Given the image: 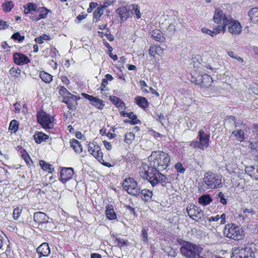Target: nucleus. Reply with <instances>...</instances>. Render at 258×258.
<instances>
[{
  "mask_svg": "<svg viewBox=\"0 0 258 258\" xmlns=\"http://www.w3.org/2000/svg\"><path fill=\"white\" fill-rule=\"evenodd\" d=\"M188 215L193 220L198 221L202 216V211L199 208L192 205H188L186 208Z\"/></svg>",
  "mask_w": 258,
  "mask_h": 258,
  "instance_id": "f8f14e48",
  "label": "nucleus"
},
{
  "mask_svg": "<svg viewBox=\"0 0 258 258\" xmlns=\"http://www.w3.org/2000/svg\"><path fill=\"white\" fill-rule=\"evenodd\" d=\"M227 26L228 32L231 34L238 35L241 33L242 27L238 21L231 18L227 23Z\"/></svg>",
  "mask_w": 258,
  "mask_h": 258,
  "instance_id": "9d476101",
  "label": "nucleus"
},
{
  "mask_svg": "<svg viewBox=\"0 0 258 258\" xmlns=\"http://www.w3.org/2000/svg\"><path fill=\"white\" fill-rule=\"evenodd\" d=\"M251 90L254 94L258 95V84H254L252 86Z\"/></svg>",
  "mask_w": 258,
  "mask_h": 258,
  "instance_id": "052dcab7",
  "label": "nucleus"
},
{
  "mask_svg": "<svg viewBox=\"0 0 258 258\" xmlns=\"http://www.w3.org/2000/svg\"><path fill=\"white\" fill-rule=\"evenodd\" d=\"M212 201V200L209 195H203L199 199V203L204 206L209 204Z\"/></svg>",
  "mask_w": 258,
  "mask_h": 258,
  "instance_id": "72a5a7b5",
  "label": "nucleus"
},
{
  "mask_svg": "<svg viewBox=\"0 0 258 258\" xmlns=\"http://www.w3.org/2000/svg\"><path fill=\"white\" fill-rule=\"evenodd\" d=\"M150 166L143 164L140 168V176L148 180L153 186L159 183H166L167 177L159 171L166 169L169 165L168 154L160 151H153L148 157Z\"/></svg>",
  "mask_w": 258,
  "mask_h": 258,
  "instance_id": "f257e3e1",
  "label": "nucleus"
},
{
  "mask_svg": "<svg viewBox=\"0 0 258 258\" xmlns=\"http://www.w3.org/2000/svg\"><path fill=\"white\" fill-rule=\"evenodd\" d=\"M142 236L143 240L144 241H146L147 240L148 238V232L147 230L145 228H143L142 230Z\"/></svg>",
  "mask_w": 258,
  "mask_h": 258,
  "instance_id": "6e6d98bb",
  "label": "nucleus"
},
{
  "mask_svg": "<svg viewBox=\"0 0 258 258\" xmlns=\"http://www.w3.org/2000/svg\"><path fill=\"white\" fill-rule=\"evenodd\" d=\"M9 27L7 22L4 21L0 19V30L5 29Z\"/></svg>",
  "mask_w": 258,
  "mask_h": 258,
  "instance_id": "864d4df0",
  "label": "nucleus"
},
{
  "mask_svg": "<svg viewBox=\"0 0 258 258\" xmlns=\"http://www.w3.org/2000/svg\"><path fill=\"white\" fill-rule=\"evenodd\" d=\"M216 198L217 199L219 200V202L223 205L227 204V200L225 198V197L224 194L220 191L219 192L216 196Z\"/></svg>",
  "mask_w": 258,
  "mask_h": 258,
  "instance_id": "c03bdc74",
  "label": "nucleus"
},
{
  "mask_svg": "<svg viewBox=\"0 0 258 258\" xmlns=\"http://www.w3.org/2000/svg\"><path fill=\"white\" fill-rule=\"evenodd\" d=\"M198 137L199 138V148L204 150L209 146L210 134L206 133L204 129H201L199 131Z\"/></svg>",
  "mask_w": 258,
  "mask_h": 258,
  "instance_id": "9b49d317",
  "label": "nucleus"
},
{
  "mask_svg": "<svg viewBox=\"0 0 258 258\" xmlns=\"http://www.w3.org/2000/svg\"><path fill=\"white\" fill-rule=\"evenodd\" d=\"M163 52V49L159 46H156L155 47V52L158 55H160Z\"/></svg>",
  "mask_w": 258,
  "mask_h": 258,
  "instance_id": "13d9d810",
  "label": "nucleus"
},
{
  "mask_svg": "<svg viewBox=\"0 0 258 258\" xmlns=\"http://www.w3.org/2000/svg\"><path fill=\"white\" fill-rule=\"evenodd\" d=\"M12 38L14 40H18L19 42H22L24 40L25 37L24 36H21L19 32H17L12 36Z\"/></svg>",
  "mask_w": 258,
  "mask_h": 258,
  "instance_id": "09e8293b",
  "label": "nucleus"
},
{
  "mask_svg": "<svg viewBox=\"0 0 258 258\" xmlns=\"http://www.w3.org/2000/svg\"><path fill=\"white\" fill-rule=\"evenodd\" d=\"M127 117L130 119V124H137L140 122V120L137 119L136 115L133 112L128 113Z\"/></svg>",
  "mask_w": 258,
  "mask_h": 258,
  "instance_id": "4c0bfd02",
  "label": "nucleus"
},
{
  "mask_svg": "<svg viewBox=\"0 0 258 258\" xmlns=\"http://www.w3.org/2000/svg\"><path fill=\"white\" fill-rule=\"evenodd\" d=\"M117 12L122 21L126 20L128 18L131 16L128 9V6L118 8Z\"/></svg>",
  "mask_w": 258,
  "mask_h": 258,
  "instance_id": "6ab92c4d",
  "label": "nucleus"
},
{
  "mask_svg": "<svg viewBox=\"0 0 258 258\" xmlns=\"http://www.w3.org/2000/svg\"><path fill=\"white\" fill-rule=\"evenodd\" d=\"M231 258H255L254 254L249 247H238L232 248Z\"/></svg>",
  "mask_w": 258,
  "mask_h": 258,
  "instance_id": "0eeeda50",
  "label": "nucleus"
},
{
  "mask_svg": "<svg viewBox=\"0 0 258 258\" xmlns=\"http://www.w3.org/2000/svg\"><path fill=\"white\" fill-rule=\"evenodd\" d=\"M152 37L158 42H162L164 40V37L159 30H153L152 33Z\"/></svg>",
  "mask_w": 258,
  "mask_h": 258,
  "instance_id": "7c9ffc66",
  "label": "nucleus"
},
{
  "mask_svg": "<svg viewBox=\"0 0 258 258\" xmlns=\"http://www.w3.org/2000/svg\"><path fill=\"white\" fill-rule=\"evenodd\" d=\"M223 234L225 237L235 240L242 239L244 235L242 228L233 223H229L225 226Z\"/></svg>",
  "mask_w": 258,
  "mask_h": 258,
  "instance_id": "20e7f679",
  "label": "nucleus"
},
{
  "mask_svg": "<svg viewBox=\"0 0 258 258\" xmlns=\"http://www.w3.org/2000/svg\"><path fill=\"white\" fill-rule=\"evenodd\" d=\"M14 106L15 107V111L16 112H20L21 108V104L19 103L16 102V103H15L14 104Z\"/></svg>",
  "mask_w": 258,
  "mask_h": 258,
  "instance_id": "680f3d73",
  "label": "nucleus"
},
{
  "mask_svg": "<svg viewBox=\"0 0 258 258\" xmlns=\"http://www.w3.org/2000/svg\"><path fill=\"white\" fill-rule=\"evenodd\" d=\"M143 200L145 201H149L153 196L152 192L148 189H144L140 192Z\"/></svg>",
  "mask_w": 258,
  "mask_h": 258,
  "instance_id": "473e14b6",
  "label": "nucleus"
},
{
  "mask_svg": "<svg viewBox=\"0 0 258 258\" xmlns=\"http://www.w3.org/2000/svg\"><path fill=\"white\" fill-rule=\"evenodd\" d=\"M174 167L178 172L183 173L185 171V169L183 167L182 164L180 162L176 163Z\"/></svg>",
  "mask_w": 258,
  "mask_h": 258,
  "instance_id": "3c124183",
  "label": "nucleus"
},
{
  "mask_svg": "<svg viewBox=\"0 0 258 258\" xmlns=\"http://www.w3.org/2000/svg\"><path fill=\"white\" fill-rule=\"evenodd\" d=\"M88 151L99 162L103 161V153L100 146L96 142L90 143L88 145Z\"/></svg>",
  "mask_w": 258,
  "mask_h": 258,
  "instance_id": "1a4fd4ad",
  "label": "nucleus"
},
{
  "mask_svg": "<svg viewBox=\"0 0 258 258\" xmlns=\"http://www.w3.org/2000/svg\"><path fill=\"white\" fill-rule=\"evenodd\" d=\"M111 206H108L106 210V217L110 220H113L116 219V215L114 212Z\"/></svg>",
  "mask_w": 258,
  "mask_h": 258,
  "instance_id": "c756f323",
  "label": "nucleus"
},
{
  "mask_svg": "<svg viewBox=\"0 0 258 258\" xmlns=\"http://www.w3.org/2000/svg\"><path fill=\"white\" fill-rule=\"evenodd\" d=\"M37 251L39 254V257L41 256H47L50 253V250L48 243H43L37 249Z\"/></svg>",
  "mask_w": 258,
  "mask_h": 258,
  "instance_id": "f3484780",
  "label": "nucleus"
},
{
  "mask_svg": "<svg viewBox=\"0 0 258 258\" xmlns=\"http://www.w3.org/2000/svg\"><path fill=\"white\" fill-rule=\"evenodd\" d=\"M59 94L61 96L62 99L70 95L71 93L64 87H60L59 90Z\"/></svg>",
  "mask_w": 258,
  "mask_h": 258,
  "instance_id": "a19ab883",
  "label": "nucleus"
},
{
  "mask_svg": "<svg viewBox=\"0 0 258 258\" xmlns=\"http://www.w3.org/2000/svg\"><path fill=\"white\" fill-rule=\"evenodd\" d=\"M37 120L44 128L50 129L53 127V118L43 111L38 113Z\"/></svg>",
  "mask_w": 258,
  "mask_h": 258,
  "instance_id": "6e6552de",
  "label": "nucleus"
},
{
  "mask_svg": "<svg viewBox=\"0 0 258 258\" xmlns=\"http://www.w3.org/2000/svg\"><path fill=\"white\" fill-rule=\"evenodd\" d=\"M233 185L239 189L247 190L248 188L245 186V180L239 175L237 176L235 181L233 182Z\"/></svg>",
  "mask_w": 258,
  "mask_h": 258,
  "instance_id": "412c9836",
  "label": "nucleus"
},
{
  "mask_svg": "<svg viewBox=\"0 0 258 258\" xmlns=\"http://www.w3.org/2000/svg\"><path fill=\"white\" fill-rule=\"evenodd\" d=\"M114 237H115V239L117 242V245L121 247L126 244L127 241V240H125V239H121L118 236H116L115 237V236H114Z\"/></svg>",
  "mask_w": 258,
  "mask_h": 258,
  "instance_id": "8fccbe9b",
  "label": "nucleus"
},
{
  "mask_svg": "<svg viewBox=\"0 0 258 258\" xmlns=\"http://www.w3.org/2000/svg\"><path fill=\"white\" fill-rule=\"evenodd\" d=\"M235 117L234 116H230L227 118L225 120V123H232V124H235Z\"/></svg>",
  "mask_w": 258,
  "mask_h": 258,
  "instance_id": "5fc2aeb1",
  "label": "nucleus"
},
{
  "mask_svg": "<svg viewBox=\"0 0 258 258\" xmlns=\"http://www.w3.org/2000/svg\"><path fill=\"white\" fill-rule=\"evenodd\" d=\"M22 209L19 208H16L14 209L13 211V218L15 220H18L20 217L21 213H22Z\"/></svg>",
  "mask_w": 258,
  "mask_h": 258,
  "instance_id": "de8ad7c7",
  "label": "nucleus"
},
{
  "mask_svg": "<svg viewBox=\"0 0 258 258\" xmlns=\"http://www.w3.org/2000/svg\"><path fill=\"white\" fill-rule=\"evenodd\" d=\"M103 143L104 147H105V148L107 150H110L111 149L112 145L109 142L106 141H104L103 142Z\"/></svg>",
  "mask_w": 258,
  "mask_h": 258,
  "instance_id": "bf43d9fd",
  "label": "nucleus"
},
{
  "mask_svg": "<svg viewBox=\"0 0 258 258\" xmlns=\"http://www.w3.org/2000/svg\"><path fill=\"white\" fill-rule=\"evenodd\" d=\"M135 138V135L132 133H128L126 134L124 138V141L128 144L132 143V141Z\"/></svg>",
  "mask_w": 258,
  "mask_h": 258,
  "instance_id": "a18cd8bd",
  "label": "nucleus"
},
{
  "mask_svg": "<svg viewBox=\"0 0 258 258\" xmlns=\"http://www.w3.org/2000/svg\"><path fill=\"white\" fill-rule=\"evenodd\" d=\"M39 164L42 169L48 171L49 173H51L53 171V168H52V165L50 164L46 163L43 160L40 161Z\"/></svg>",
  "mask_w": 258,
  "mask_h": 258,
  "instance_id": "c9c22d12",
  "label": "nucleus"
},
{
  "mask_svg": "<svg viewBox=\"0 0 258 258\" xmlns=\"http://www.w3.org/2000/svg\"><path fill=\"white\" fill-rule=\"evenodd\" d=\"M39 77L42 81L46 83H50L53 79L52 75L44 71H41L39 73Z\"/></svg>",
  "mask_w": 258,
  "mask_h": 258,
  "instance_id": "bb28decb",
  "label": "nucleus"
},
{
  "mask_svg": "<svg viewBox=\"0 0 258 258\" xmlns=\"http://www.w3.org/2000/svg\"><path fill=\"white\" fill-rule=\"evenodd\" d=\"M219 220H220L219 215H217L215 216L210 217L208 219V220L210 223H211L212 222H217Z\"/></svg>",
  "mask_w": 258,
  "mask_h": 258,
  "instance_id": "4d7b16f0",
  "label": "nucleus"
},
{
  "mask_svg": "<svg viewBox=\"0 0 258 258\" xmlns=\"http://www.w3.org/2000/svg\"><path fill=\"white\" fill-rule=\"evenodd\" d=\"M91 258H101V255L98 253H92Z\"/></svg>",
  "mask_w": 258,
  "mask_h": 258,
  "instance_id": "774afa93",
  "label": "nucleus"
},
{
  "mask_svg": "<svg viewBox=\"0 0 258 258\" xmlns=\"http://www.w3.org/2000/svg\"><path fill=\"white\" fill-rule=\"evenodd\" d=\"M201 80L200 82L197 81L196 84H200L201 86L204 88H209L213 83V80L211 76L206 74L202 76Z\"/></svg>",
  "mask_w": 258,
  "mask_h": 258,
  "instance_id": "a211bd4d",
  "label": "nucleus"
},
{
  "mask_svg": "<svg viewBox=\"0 0 258 258\" xmlns=\"http://www.w3.org/2000/svg\"><path fill=\"white\" fill-rule=\"evenodd\" d=\"M13 58L15 63L18 65H23L30 62L29 58L21 53H15Z\"/></svg>",
  "mask_w": 258,
  "mask_h": 258,
  "instance_id": "dca6fc26",
  "label": "nucleus"
},
{
  "mask_svg": "<svg viewBox=\"0 0 258 258\" xmlns=\"http://www.w3.org/2000/svg\"><path fill=\"white\" fill-rule=\"evenodd\" d=\"M122 187L129 194L133 196H137L140 194V187L133 178L128 177L124 179Z\"/></svg>",
  "mask_w": 258,
  "mask_h": 258,
  "instance_id": "423d86ee",
  "label": "nucleus"
},
{
  "mask_svg": "<svg viewBox=\"0 0 258 258\" xmlns=\"http://www.w3.org/2000/svg\"><path fill=\"white\" fill-rule=\"evenodd\" d=\"M180 251L187 258H205L202 254L203 248L189 242H182Z\"/></svg>",
  "mask_w": 258,
  "mask_h": 258,
  "instance_id": "7ed1b4c3",
  "label": "nucleus"
},
{
  "mask_svg": "<svg viewBox=\"0 0 258 258\" xmlns=\"http://www.w3.org/2000/svg\"><path fill=\"white\" fill-rule=\"evenodd\" d=\"M83 95L86 99L89 100L90 101L91 104L95 106L96 108L100 110L103 109L104 104L101 99L87 94H83Z\"/></svg>",
  "mask_w": 258,
  "mask_h": 258,
  "instance_id": "4468645a",
  "label": "nucleus"
},
{
  "mask_svg": "<svg viewBox=\"0 0 258 258\" xmlns=\"http://www.w3.org/2000/svg\"><path fill=\"white\" fill-rule=\"evenodd\" d=\"M34 220L38 223H45L48 222V217L43 212H38L34 213Z\"/></svg>",
  "mask_w": 258,
  "mask_h": 258,
  "instance_id": "aec40b11",
  "label": "nucleus"
},
{
  "mask_svg": "<svg viewBox=\"0 0 258 258\" xmlns=\"http://www.w3.org/2000/svg\"><path fill=\"white\" fill-rule=\"evenodd\" d=\"M248 15L252 23H258V8L251 9L248 12Z\"/></svg>",
  "mask_w": 258,
  "mask_h": 258,
  "instance_id": "393cba45",
  "label": "nucleus"
},
{
  "mask_svg": "<svg viewBox=\"0 0 258 258\" xmlns=\"http://www.w3.org/2000/svg\"><path fill=\"white\" fill-rule=\"evenodd\" d=\"M50 37L48 35L43 34L41 35L40 37L36 38L35 39V41L38 44H42L44 40H49Z\"/></svg>",
  "mask_w": 258,
  "mask_h": 258,
  "instance_id": "49530a36",
  "label": "nucleus"
},
{
  "mask_svg": "<svg viewBox=\"0 0 258 258\" xmlns=\"http://www.w3.org/2000/svg\"><path fill=\"white\" fill-rule=\"evenodd\" d=\"M78 98L72 94L62 99V102L67 104L70 109H73L77 105Z\"/></svg>",
  "mask_w": 258,
  "mask_h": 258,
  "instance_id": "2eb2a0df",
  "label": "nucleus"
},
{
  "mask_svg": "<svg viewBox=\"0 0 258 258\" xmlns=\"http://www.w3.org/2000/svg\"><path fill=\"white\" fill-rule=\"evenodd\" d=\"M237 168V166L234 163H232V164L228 163L226 165V170L229 174H233L234 173V170Z\"/></svg>",
  "mask_w": 258,
  "mask_h": 258,
  "instance_id": "79ce46f5",
  "label": "nucleus"
},
{
  "mask_svg": "<svg viewBox=\"0 0 258 258\" xmlns=\"http://www.w3.org/2000/svg\"><path fill=\"white\" fill-rule=\"evenodd\" d=\"M190 146L194 148H199V142H198V141L192 142L190 144Z\"/></svg>",
  "mask_w": 258,
  "mask_h": 258,
  "instance_id": "338daca9",
  "label": "nucleus"
},
{
  "mask_svg": "<svg viewBox=\"0 0 258 258\" xmlns=\"http://www.w3.org/2000/svg\"><path fill=\"white\" fill-rule=\"evenodd\" d=\"M231 18L230 16H227L220 9L215 10L213 20L218 25L217 27H220V30L221 31H225L226 24Z\"/></svg>",
  "mask_w": 258,
  "mask_h": 258,
  "instance_id": "39448f33",
  "label": "nucleus"
},
{
  "mask_svg": "<svg viewBox=\"0 0 258 258\" xmlns=\"http://www.w3.org/2000/svg\"><path fill=\"white\" fill-rule=\"evenodd\" d=\"M251 216H252V211L251 210L247 209H243V213L240 215V217H242L243 220L249 218Z\"/></svg>",
  "mask_w": 258,
  "mask_h": 258,
  "instance_id": "37998d69",
  "label": "nucleus"
},
{
  "mask_svg": "<svg viewBox=\"0 0 258 258\" xmlns=\"http://www.w3.org/2000/svg\"><path fill=\"white\" fill-rule=\"evenodd\" d=\"M62 82H63V84L68 85L70 83L69 80L67 78L66 76H62L61 79Z\"/></svg>",
  "mask_w": 258,
  "mask_h": 258,
  "instance_id": "0e129e2a",
  "label": "nucleus"
},
{
  "mask_svg": "<svg viewBox=\"0 0 258 258\" xmlns=\"http://www.w3.org/2000/svg\"><path fill=\"white\" fill-rule=\"evenodd\" d=\"M136 102L140 107L145 108L148 106L147 100L143 97L138 96L135 98Z\"/></svg>",
  "mask_w": 258,
  "mask_h": 258,
  "instance_id": "c85d7f7f",
  "label": "nucleus"
},
{
  "mask_svg": "<svg viewBox=\"0 0 258 258\" xmlns=\"http://www.w3.org/2000/svg\"><path fill=\"white\" fill-rule=\"evenodd\" d=\"M128 6L129 11L130 12L131 16L133 14L136 15L137 19H139L141 18V13H140V8L136 4H132Z\"/></svg>",
  "mask_w": 258,
  "mask_h": 258,
  "instance_id": "5701e85b",
  "label": "nucleus"
},
{
  "mask_svg": "<svg viewBox=\"0 0 258 258\" xmlns=\"http://www.w3.org/2000/svg\"><path fill=\"white\" fill-rule=\"evenodd\" d=\"M111 3L110 1H107L103 3V5H101L100 7L102 8V9H104L105 8L108 7L109 6L111 5Z\"/></svg>",
  "mask_w": 258,
  "mask_h": 258,
  "instance_id": "69168bd1",
  "label": "nucleus"
},
{
  "mask_svg": "<svg viewBox=\"0 0 258 258\" xmlns=\"http://www.w3.org/2000/svg\"><path fill=\"white\" fill-rule=\"evenodd\" d=\"M222 175L209 171L204 174L202 181L199 183V188L205 191L220 188L222 186Z\"/></svg>",
  "mask_w": 258,
  "mask_h": 258,
  "instance_id": "f03ea898",
  "label": "nucleus"
},
{
  "mask_svg": "<svg viewBox=\"0 0 258 258\" xmlns=\"http://www.w3.org/2000/svg\"><path fill=\"white\" fill-rule=\"evenodd\" d=\"M149 53L152 56H154L155 52V47L153 46H151L149 50Z\"/></svg>",
  "mask_w": 258,
  "mask_h": 258,
  "instance_id": "e2e57ef3",
  "label": "nucleus"
},
{
  "mask_svg": "<svg viewBox=\"0 0 258 258\" xmlns=\"http://www.w3.org/2000/svg\"><path fill=\"white\" fill-rule=\"evenodd\" d=\"M34 138L37 144H40L48 139V136L44 133L38 132L34 135Z\"/></svg>",
  "mask_w": 258,
  "mask_h": 258,
  "instance_id": "b1692460",
  "label": "nucleus"
},
{
  "mask_svg": "<svg viewBox=\"0 0 258 258\" xmlns=\"http://www.w3.org/2000/svg\"><path fill=\"white\" fill-rule=\"evenodd\" d=\"M27 6H28V8H29V10L32 11H38V8L37 5L36 4L34 3H28Z\"/></svg>",
  "mask_w": 258,
  "mask_h": 258,
  "instance_id": "603ef678",
  "label": "nucleus"
},
{
  "mask_svg": "<svg viewBox=\"0 0 258 258\" xmlns=\"http://www.w3.org/2000/svg\"><path fill=\"white\" fill-rule=\"evenodd\" d=\"M3 10L5 12H9L14 7L12 2H7L4 3L2 5Z\"/></svg>",
  "mask_w": 258,
  "mask_h": 258,
  "instance_id": "ea45409f",
  "label": "nucleus"
},
{
  "mask_svg": "<svg viewBox=\"0 0 258 258\" xmlns=\"http://www.w3.org/2000/svg\"><path fill=\"white\" fill-rule=\"evenodd\" d=\"M71 147L73 148L77 153H81L82 152V146L80 143L76 139H73L71 141Z\"/></svg>",
  "mask_w": 258,
  "mask_h": 258,
  "instance_id": "cd10ccee",
  "label": "nucleus"
},
{
  "mask_svg": "<svg viewBox=\"0 0 258 258\" xmlns=\"http://www.w3.org/2000/svg\"><path fill=\"white\" fill-rule=\"evenodd\" d=\"M37 12L40 13L38 16L39 19H45L47 17V16L50 11L45 7H38Z\"/></svg>",
  "mask_w": 258,
  "mask_h": 258,
  "instance_id": "e433bc0d",
  "label": "nucleus"
},
{
  "mask_svg": "<svg viewBox=\"0 0 258 258\" xmlns=\"http://www.w3.org/2000/svg\"><path fill=\"white\" fill-rule=\"evenodd\" d=\"M109 99L110 101L112 102V103L120 110H123L125 108L124 103L119 98L114 96H110Z\"/></svg>",
  "mask_w": 258,
  "mask_h": 258,
  "instance_id": "4be33fe9",
  "label": "nucleus"
},
{
  "mask_svg": "<svg viewBox=\"0 0 258 258\" xmlns=\"http://www.w3.org/2000/svg\"><path fill=\"white\" fill-rule=\"evenodd\" d=\"M220 29V27H216L213 30H211L206 28H203L201 29V31L204 33L209 34L211 36L214 37L220 33L221 31Z\"/></svg>",
  "mask_w": 258,
  "mask_h": 258,
  "instance_id": "a878e982",
  "label": "nucleus"
},
{
  "mask_svg": "<svg viewBox=\"0 0 258 258\" xmlns=\"http://www.w3.org/2000/svg\"><path fill=\"white\" fill-rule=\"evenodd\" d=\"M18 122L16 120L13 119L10 123L9 130L12 133H15L18 131Z\"/></svg>",
  "mask_w": 258,
  "mask_h": 258,
  "instance_id": "58836bf2",
  "label": "nucleus"
},
{
  "mask_svg": "<svg viewBox=\"0 0 258 258\" xmlns=\"http://www.w3.org/2000/svg\"><path fill=\"white\" fill-rule=\"evenodd\" d=\"M74 170L72 168H63L60 172V180L62 183H65L71 179L74 175Z\"/></svg>",
  "mask_w": 258,
  "mask_h": 258,
  "instance_id": "ddd939ff",
  "label": "nucleus"
},
{
  "mask_svg": "<svg viewBox=\"0 0 258 258\" xmlns=\"http://www.w3.org/2000/svg\"><path fill=\"white\" fill-rule=\"evenodd\" d=\"M103 14V9L101 7H98L93 13V21L95 22L98 21Z\"/></svg>",
  "mask_w": 258,
  "mask_h": 258,
  "instance_id": "f704fd0d",
  "label": "nucleus"
},
{
  "mask_svg": "<svg viewBox=\"0 0 258 258\" xmlns=\"http://www.w3.org/2000/svg\"><path fill=\"white\" fill-rule=\"evenodd\" d=\"M232 134L235 137V139L240 141H242L244 139V133L242 130H237L232 132Z\"/></svg>",
  "mask_w": 258,
  "mask_h": 258,
  "instance_id": "2f4dec72",
  "label": "nucleus"
}]
</instances>
